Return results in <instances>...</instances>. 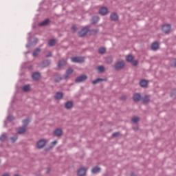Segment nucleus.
I'll list each match as a JSON object with an SVG mask.
<instances>
[{
  "instance_id": "obj_5",
  "label": "nucleus",
  "mask_w": 176,
  "mask_h": 176,
  "mask_svg": "<svg viewBox=\"0 0 176 176\" xmlns=\"http://www.w3.org/2000/svg\"><path fill=\"white\" fill-rule=\"evenodd\" d=\"M86 79H87V76L86 75H82L78 76L75 82L76 83H79L80 82H85V80H86Z\"/></svg>"
},
{
  "instance_id": "obj_11",
  "label": "nucleus",
  "mask_w": 176,
  "mask_h": 176,
  "mask_svg": "<svg viewBox=\"0 0 176 176\" xmlns=\"http://www.w3.org/2000/svg\"><path fill=\"white\" fill-rule=\"evenodd\" d=\"M27 131V127L25 126H23V127H20L18 131H17V133L18 134H24V133Z\"/></svg>"
},
{
  "instance_id": "obj_45",
  "label": "nucleus",
  "mask_w": 176,
  "mask_h": 176,
  "mask_svg": "<svg viewBox=\"0 0 176 176\" xmlns=\"http://www.w3.org/2000/svg\"><path fill=\"white\" fill-rule=\"evenodd\" d=\"M46 151H49V149L46 148Z\"/></svg>"
},
{
  "instance_id": "obj_14",
  "label": "nucleus",
  "mask_w": 176,
  "mask_h": 176,
  "mask_svg": "<svg viewBox=\"0 0 176 176\" xmlns=\"http://www.w3.org/2000/svg\"><path fill=\"white\" fill-rule=\"evenodd\" d=\"M54 134L56 137H60L63 135V131L61 129H56L54 131Z\"/></svg>"
},
{
  "instance_id": "obj_29",
  "label": "nucleus",
  "mask_w": 176,
  "mask_h": 176,
  "mask_svg": "<svg viewBox=\"0 0 176 176\" xmlns=\"http://www.w3.org/2000/svg\"><path fill=\"white\" fill-rule=\"evenodd\" d=\"M30 123V120L26 119L23 121V127H27V125Z\"/></svg>"
},
{
  "instance_id": "obj_22",
  "label": "nucleus",
  "mask_w": 176,
  "mask_h": 176,
  "mask_svg": "<svg viewBox=\"0 0 176 176\" xmlns=\"http://www.w3.org/2000/svg\"><path fill=\"white\" fill-rule=\"evenodd\" d=\"M142 102L144 104H146V102H149V96H146L143 98H142Z\"/></svg>"
},
{
  "instance_id": "obj_27",
  "label": "nucleus",
  "mask_w": 176,
  "mask_h": 176,
  "mask_svg": "<svg viewBox=\"0 0 176 176\" xmlns=\"http://www.w3.org/2000/svg\"><path fill=\"white\" fill-rule=\"evenodd\" d=\"M54 43H56V40L55 39H51L48 42L49 46H54Z\"/></svg>"
},
{
  "instance_id": "obj_37",
  "label": "nucleus",
  "mask_w": 176,
  "mask_h": 176,
  "mask_svg": "<svg viewBox=\"0 0 176 176\" xmlns=\"http://www.w3.org/2000/svg\"><path fill=\"white\" fill-rule=\"evenodd\" d=\"M172 64H173V67H176V59L172 60Z\"/></svg>"
},
{
  "instance_id": "obj_43",
  "label": "nucleus",
  "mask_w": 176,
  "mask_h": 176,
  "mask_svg": "<svg viewBox=\"0 0 176 176\" xmlns=\"http://www.w3.org/2000/svg\"><path fill=\"white\" fill-rule=\"evenodd\" d=\"M8 120H12V117H10V116L8 117Z\"/></svg>"
},
{
  "instance_id": "obj_34",
  "label": "nucleus",
  "mask_w": 176,
  "mask_h": 176,
  "mask_svg": "<svg viewBox=\"0 0 176 176\" xmlns=\"http://www.w3.org/2000/svg\"><path fill=\"white\" fill-rule=\"evenodd\" d=\"M57 144V140H55V141H54V142H52V143H51V146H50V149H52V148H53V146H54L56 144Z\"/></svg>"
},
{
  "instance_id": "obj_15",
  "label": "nucleus",
  "mask_w": 176,
  "mask_h": 176,
  "mask_svg": "<svg viewBox=\"0 0 176 176\" xmlns=\"http://www.w3.org/2000/svg\"><path fill=\"white\" fill-rule=\"evenodd\" d=\"M72 72H74V70L72 69H68L66 71V74L65 75V79H67V78H69V76L71 75V74H72Z\"/></svg>"
},
{
  "instance_id": "obj_23",
  "label": "nucleus",
  "mask_w": 176,
  "mask_h": 176,
  "mask_svg": "<svg viewBox=\"0 0 176 176\" xmlns=\"http://www.w3.org/2000/svg\"><path fill=\"white\" fill-rule=\"evenodd\" d=\"M41 53V50L37 48L36 49L34 52H33V56L34 57H36V56H38V54H39Z\"/></svg>"
},
{
  "instance_id": "obj_18",
  "label": "nucleus",
  "mask_w": 176,
  "mask_h": 176,
  "mask_svg": "<svg viewBox=\"0 0 176 176\" xmlns=\"http://www.w3.org/2000/svg\"><path fill=\"white\" fill-rule=\"evenodd\" d=\"M140 85L142 87H146V86H148V81L146 80H142L140 82Z\"/></svg>"
},
{
  "instance_id": "obj_35",
  "label": "nucleus",
  "mask_w": 176,
  "mask_h": 176,
  "mask_svg": "<svg viewBox=\"0 0 176 176\" xmlns=\"http://www.w3.org/2000/svg\"><path fill=\"white\" fill-rule=\"evenodd\" d=\"M6 139V136L5 135H2L0 137V141H5Z\"/></svg>"
},
{
  "instance_id": "obj_6",
  "label": "nucleus",
  "mask_w": 176,
  "mask_h": 176,
  "mask_svg": "<svg viewBox=\"0 0 176 176\" xmlns=\"http://www.w3.org/2000/svg\"><path fill=\"white\" fill-rule=\"evenodd\" d=\"M162 30L163 32H165V34H168V32H170L171 30V26L170 25H164Z\"/></svg>"
},
{
  "instance_id": "obj_16",
  "label": "nucleus",
  "mask_w": 176,
  "mask_h": 176,
  "mask_svg": "<svg viewBox=\"0 0 176 176\" xmlns=\"http://www.w3.org/2000/svg\"><path fill=\"white\" fill-rule=\"evenodd\" d=\"M100 171H101V168L100 167L96 166L91 169L92 174H97L98 173H100Z\"/></svg>"
},
{
  "instance_id": "obj_19",
  "label": "nucleus",
  "mask_w": 176,
  "mask_h": 176,
  "mask_svg": "<svg viewBox=\"0 0 176 176\" xmlns=\"http://www.w3.org/2000/svg\"><path fill=\"white\" fill-rule=\"evenodd\" d=\"M133 101H140V100L141 99V95H140L139 94H135V95H133Z\"/></svg>"
},
{
  "instance_id": "obj_21",
  "label": "nucleus",
  "mask_w": 176,
  "mask_h": 176,
  "mask_svg": "<svg viewBox=\"0 0 176 176\" xmlns=\"http://www.w3.org/2000/svg\"><path fill=\"white\" fill-rule=\"evenodd\" d=\"M49 23H50V21L49 19H45V21H43V22L39 23V25L41 27H42V25H47V24H49Z\"/></svg>"
},
{
  "instance_id": "obj_31",
  "label": "nucleus",
  "mask_w": 176,
  "mask_h": 176,
  "mask_svg": "<svg viewBox=\"0 0 176 176\" xmlns=\"http://www.w3.org/2000/svg\"><path fill=\"white\" fill-rule=\"evenodd\" d=\"M97 69H98V72H104V68L103 66H99V67H98Z\"/></svg>"
},
{
  "instance_id": "obj_3",
  "label": "nucleus",
  "mask_w": 176,
  "mask_h": 176,
  "mask_svg": "<svg viewBox=\"0 0 176 176\" xmlns=\"http://www.w3.org/2000/svg\"><path fill=\"white\" fill-rule=\"evenodd\" d=\"M71 60L72 63H85V58L79 56L72 57Z\"/></svg>"
},
{
  "instance_id": "obj_44",
  "label": "nucleus",
  "mask_w": 176,
  "mask_h": 176,
  "mask_svg": "<svg viewBox=\"0 0 176 176\" xmlns=\"http://www.w3.org/2000/svg\"><path fill=\"white\" fill-rule=\"evenodd\" d=\"M3 176H9V175L5 174V175H3Z\"/></svg>"
},
{
  "instance_id": "obj_36",
  "label": "nucleus",
  "mask_w": 176,
  "mask_h": 176,
  "mask_svg": "<svg viewBox=\"0 0 176 176\" xmlns=\"http://www.w3.org/2000/svg\"><path fill=\"white\" fill-rule=\"evenodd\" d=\"M107 62L108 64H111L112 63V58H107Z\"/></svg>"
},
{
  "instance_id": "obj_38",
  "label": "nucleus",
  "mask_w": 176,
  "mask_h": 176,
  "mask_svg": "<svg viewBox=\"0 0 176 176\" xmlns=\"http://www.w3.org/2000/svg\"><path fill=\"white\" fill-rule=\"evenodd\" d=\"M60 80H61V77H57L54 78L55 82H60Z\"/></svg>"
},
{
  "instance_id": "obj_26",
  "label": "nucleus",
  "mask_w": 176,
  "mask_h": 176,
  "mask_svg": "<svg viewBox=\"0 0 176 176\" xmlns=\"http://www.w3.org/2000/svg\"><path fill=\"white\" fill-rule=\"evenodd\" d=\"M103 80L102 78H97L92 81L93 85H97V83H100V82L102 81Z\"/></svg>"
},
{
  "instance_id": "obj_33",
  "label": "nucleus",
  "mask_w": 176,
  "mask_h": 176,
  "mask_svg": "<svg viewBox=\"0 0 176 176\" xmlns=\"http://www.w3.org/2000/svg\"><path fill=\"white\" fill-rule=\"evenodd\" d=\"M11 142H16L17 141V136L15 135L14 137L10 138Z\"/></svg>"
},
{
  "instance_id": "obj_41",
  "label": "nucleus",
  "mask_w": 176,
  "mask_h": 176,
  "mask_svg": "<svg viewBox=\"0 0 176 176\" xmlns=\"http://www.w3.org/2000/svg\"><path fill=\"white\" fill-rule=\"evenodd\" d=\"M45 63H47V65H49V64H50V62L49 60L45 61Z\"/></svg>"
},
{
  "instance_id": "obj_32",
  "label": "nucleus",
  "mask_w": 176,
  "mask_h": 176,
  "mask_svg": "<svg viewBox=\"0 0 176 176\" xmlns=\"http://www.w3.org/2000/svg\"><path fill=\"white\" fill-rule=\"evenodd\" d=\"M105 48L104 47H101L100 50H99V53L100 54H104V53H105Z\"/></svg>"
},
{
  "instance_id": "obj_1",
  "label": "nucleus",
  "mask_w": 176,
  "mask_h": 176,
  "mask_svg": "<svg viewBox=\"0 0 176 176\" xmlns=\"http://www.w3.org/2000/svg\"><path fill=\"white\" fill-rule=\"evenodd\" d=\"M46 144H47V140L41 139L37 142L36 146L38 149H42L43 148H45Z\"/></svg>"
},
{
  "instance_id": "obj_12",
  "label": "nucleus",
  "mask_w": 176,
  "mask_h": 176,
  "mask_svg": "<svg viewBox=\"0 0 176 176\" xmlns=\"http://www.w3.org/2000/svg\"><path fill=\"white\" fill-rule=\"evenodd\" d=\"M159 49V43L154 42L151 44V50H157Z\"/></svg>"
},
{
  "instance_id": "obj_9",
  "label": "nucleus",
  "mask_w": 176,
  "mask_h": 176,
  "mask_svg": "<svg viewBox=\"0 0 176 176\" xmlns=\"http://www.w3.org/2000/svg\"><path fill=\"white\" fill-rule=\"evenodd\" d=\"M87 170V169H86V168H81L78 170L77 174L78 176L86 175Z\"/></svg>"
},
{
  "instance_id": "obj_7",
  "label": "nucleus",
  "mask_w": 176,
  "mask_h": 176,
  "mask_svg": "<svg viewBox=\"0 0 176 176\" xmlns=\"http://www.w3.org/2000/svg\"><path fill=\"white\" fill-rule=\"evenodd\" d=\"M99 13L101 16H105V14H108V8L107 7H102L99 10Z\"/></svg>"
},
{
  "instance_id": "obj_28",
  "label": "nucleus",
  "mask_w": 176,
  "mask_h": 176,
  "mask_svg": "<svg viewBox=\"0 0 176 176\" xmlns=\"http://www.w3.org/2000/svg\"><path fill=\"white\" fill-rule=\"evenodd\" d=\"M100 20V18L98 16H94L92 18V24H96Z\"/></svg>"
},
{
  "instance_id": "obj_30",
  "label": "nucleus",
  "mask_w": 176,
  "mask_h": 176,
  "mask_svg": "<svg viewBox=\"0 0 176 176\" xmlns=\"http://www.w3.org/2000/svg\"><path fill=\"white\" fill-rule=\"evenodd\" d=\"M131 120L133 123H137L140 120V118L138 117H133Z\"/></svg>"
},
{
  "instance_id": "obj_40",
  "label": "nucleus",
  "mask_w": 176,
  "mask_h": 176,
  "mask_svg": "<svg viewBox=\"0 0 176 176\" xmlns=\"http://www.w3.org/2000/svg\"><path fill=\"white\" fill-rule=\"evenodd\" d=\"M72 30L73 31H75L76 30H77L76 26H73V27L72 28Z\"/></svg>"
},
{
  "instance_id": "obj_10",
  "label": "nucleus",
  "mask_w": 176,
  "mask_h": 176,
  "mask_svg": "<svg viewBox=\"0 0 176 176\" xmlns=\"http://www.w3.org/2000/svg\"><path fill=\"white\" fill-rule=\"evenodd\" d=\"M32 78L34 80H38L41 78V74L38 72L33 73Z\"/></svg>"
},
{
  "instance_id": "obj_42",
  "label": "nucleus",
  "mask_w": 176,
  "mask_h": 176,
  "mask_svg": "<svg viewBox=\"0 0 176 176\" xmlns=\"http://www.w3.org/2000/svg\"><path fill=\"white\" fill-rule=\"evenodd\" d=\"M50 56H52V53H49V54L48 55H47V57H50Z\"/></svg>"
},
{
  "instance_id": "obj_4",
  "label": "nucleus",
  "mask_w": 176,
  "mask_h": 176,
  "mask_svg": "<svg viewBox=\"0 0 176 176\" xmlns=\"http://www.w3.org/2000/svg\"><path fill=\"white\" fill-rule=\"evenodd\" d=\"M124 67V61L117 62L114 66L115 69H122Z\"/></svg>"
},
{
  "instance_id": "obj_39",
  "label": "nucleus",
  "mask_w": 176,
  "mask_h": 176,
  "mask_svg": "<svg viewBox=\"0 0 176 176\" xmlns=\"http://www.w3.org/2000/svg\"><path fill=\"white\" fill-rule=\"evenodd\" d=\"M118 135H119V133H113V137H117Z\"/></svg>"
},
{
  "instance_id": "obj_17",
  "label": "nucleus",
  "mask_w": 176,
  "mask_h": 176,
  "mask_svg": "<svg viewBox=\"0 0 176 176\" xmlns=\"http://www.w3.org/2000/svg\"><path fill=\"white\" fill-rule=\"evenodd\" d=\"M110 19L113 20V21H116L119 17L116 13H112L110 16Z\"/></svg>"
},
{
  "instance_id": "obj_20",
  "label": "nucleus",
  "mask_w": 176,
  "mask_h": 176,
  "mask_svg": "<svg viewBox=\"0 0 176 176\" xmlns=\"http://www.w3.org/2000/svg\"><path fill=\"white\" fill-rule=\"evenodd\" d=\"M54 97L56 100H61V98H63V93L58 92Z\"/></svg>"
},
{
  "instance_id": "obj_2",
  "label": "nucleus",
  "mask_w": 176,
  "mask_h": 176,
  "mask_svg": "<svg viewBox=\"0 0 176 176\" xmlns=\"http://www.w3.org/2000/svg\"><path fill=\"white\" fill-rule=\"evenodd\" d=\"M133 57L131 55H128L126 57V61H129V63H132V65H133L134 67H135V65H138V61L137 60H133Z\"/></svg>"
},
{
  "instance_id": "obj_8",
  "label": "nucleus",
  "mask_w": 176,
  "mask_h": 176,
  "mask_svg": "<svg viewBox=\"0 0 176 176\" xmlns=\"http://www.w3.org/2000/svg\"><path fill=\"white\" fill-rule=\"evenodd\" d=\"M87 32H89V28H84L81 30L80 32H79L78 35H79V36H80L82 38V37L85 36V35H86L87 34Z\"/></svg>"
},
{
  "instance_id": "obj_24",
  "label": "nucleus",
  "mask_w": 176,
  "mask_h": 176,
  "mask_svg": "<svg viewBox=\"0 0 176 176\" xmlns=\"http://www.w3.org/2000/svg\"><path fill=\"white\" fill-rule=\"evenodd\" d=\"M30 89H31V87H30V85H25L22 88L23 91H28Z\"/></svg>"
},
{
  "instance_id": "obj_13",
  "label": "nucleus",
  "mask_w": 176,
  "mask_h": 176,
  "mask_svg": "<svg viewBox=\"0 0 176 176\" xmlns=\"http://www.w3.org/2000/svg\"><path fill=\"white\" fill-rule=\"evenodd\" d=\"M67 65V60H62L58 63V68H61Z\"/></svg>"
},
{
  "instance_id": "obj_25",
  "label": "nucleus",
  "mask_w": 176,
  "mask_h": 176,
  "mask_svg": "<svg viewBox=\"0 0 176 176\" xmlns=\"http://www.w3.org/2000/svg\"><path fill=\"white\" fill-rule=\"evenodd\" d=\"M72 107V102H67L65 103V108H67V109H70Z\"/></svg>"
}]
</instances>
